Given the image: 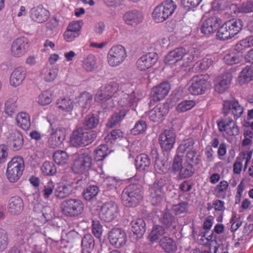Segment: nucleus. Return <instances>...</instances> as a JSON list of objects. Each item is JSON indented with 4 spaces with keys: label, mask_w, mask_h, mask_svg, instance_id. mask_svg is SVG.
<instances>
[{
    "label": "nucleus",
    "mask_w": 253,
    "mask_h": 253,
    "mask_svg": "<svg viewBox=\"0 0 253 253\" xmlns=\"http://www.w3.org/2000/svg\"><path fill=\"white\" fill-rule=\"evenodd\" d=\"M143 19V14L137 10L127 11L123 16V19L128 25H137L141 23Z\"/></svg>",
    "instance_id": "bb28decb"
},
{
    "label": "nucleus",
    "mask_w": 253,
    "mask_h": 253,
    "mask_svg": "<svg viewBox=\"0 0 253 253\" xmlns=\"http://www.w3.org/2000/svg\"><path fill=\"white\" fill-rule=\"evenodd\" d=\"M217 59V57L209 55L202 59L197 64L200 70H206L212 65L213 62L216 61Z\"/></svg>",
    "instance_id": "09e8293b"
},
{
    "label": "nucleus",
    "mask_w": 253,
    "mask_h": 253,
    "mask_svg": "<svg viewBox=\"0 0 253 253\" xmlns=\"http://www.w3.org/2000/svg\"><path fill=\"white\" fill-rule=\"evenodd\" d=\"M41 169L42 172L47 175H52L56 171V169L53 164L48 161H45L43 164Z\"/></svg>",
    "instance_id": "680f3d73"
},
{
    "label": "nucleus",
    "mask_w": 253,
    "mask_h": 253,
    "mask_svg": "<svg viewBox=\"0 0 253 253\" xmlns=\"http://www.w3.org/2000/svg\"><path fill=\"white\" fill-rule=\"evenodd\" d=\"M99 192V188L96 185H92L87 187L84 191L83 196L87 201H90L96 197Z\"/></svg>",
    "instance_id": "6e6d98bb"
},
{
    "label": "nucleus",
    "mask_w": 253,
    "mask_h": 253,
    "mask_svg": "<svg viewBox=\"0 0 253 253\" xmlns=\"http://www.w3.org/2000/svg\"><path fill=\"white\" fill-rule=\"evenodd\" d=\"M102 89L103 90L101 91L107 93V95H109L111 99L118 96L119 93L120 92L119 85L118 83L115 82L102 85Z\"/></svg>",
    "instance_id": "58836bf2"
},
{
    "label": "nucleus",
    "mask_w": 253,
    "mask_h": 253,
    "mask_svg": "<svg viewBox=\"0 0 253 253\" xmlns=\"http://www.w3.org/2000/svg\"><path fill=\"white\" fill-rule=\"evenodd\" d=\"M29 40L25 37H20L15 40L12 43L10 48L11 55L15 57L24 55L29 48Z\"/></svg>",
    "instance_id": "f8f14e48"
},
{
    "label": "nucleus",
    "mask_w": 253,
    "mask_h": 253,
    "mask_svg": "<svg viewBox=\"0 0 253 253\" xmlns=\"http://www.w3.org/2000/svg\"><path fill=\"white\" fill-rule=\"evenodd\" d=\"M24 167V160L22 157H13L7 165L6 175L8 180L11 182L18 181L23 173Z\"/></svg>",
    "instance_id": "39448f33"
},
{
    "label": "nucleus",
    "mask_w": 253,
    "mask_h": 253,
    "mask_svg": "<svg viewBox=\"0 0 253 253\" xmlns=\"http://www.w3.org/2000/svg\"><path fill=\"white\" fill-rule=\"evenodd\" d=\"M96 59L92 54L88 55L83 62V68L87 72H92L96 68Z\"/></svg>",
    "instance_id": "49530a36"
},
{
    "label": "nucleus",
    "mask_w": 253,
    "mask_h": 253,
    "mask_svg": "<svg viewBox=\"0 0 253 253\" xmlns=\"http://www.w3.org/2000/svg\"><path fill=\"white\" fill-rule=\"evenodd\" d=\"M253 80V66H247L240 72L237 82L240 85L249 83Z\"/></svg>",
    "instance_id": "7c9ffc66"
},
{
    "label": "nucleus",
    "mask_w": 253,
    "mask_h": 253,
    "mask_svg": "<svg viewBox=\"0 0 253 253\" xmlns=\"http://www.w3.org/2000/svg\"><path fill=\"white\" fill-rule=\"evenodd\" d=\"M119 208L117 204L113 201L106 202L102 206L99 213V218L106 222L113 220L118 215Z\"/></svg>",
    "instance_id": "1a4fd4ad"
},
{
    "label": "nucleus",
    "mask_w": 253,
    "mask_h": 253,
    "mask_svg": "<svg viewBox=\"0 0 253 253\" xmlns=\"http://www.w3.org/2000/svg\"><path fill=\"white\" fill-rule=\"evenodd\" d=\"M8 141L13 151H18L23 145V138L21 133L17 130L10 132L8 136Z\"/></svg>",
    "instance_id": "393cba45"
},
{
    "label": "nucleus",
    "mask_w": 253,
    "mask_h": 253,
    "mask_svg": "<svg viewBox=\"0 0 253 253\" xmlns=\"http://www.w3.org/2000/svg\"><path fill=\"white\" fill-rule=\"evenodd\" d=\"M160 246L167 253L176 251L177 246L174 240L169 236H164L160 239Z\"/></svg>",
    "instance_id": "2f4dec72"
},
{
    "label": "nucleus",
    "mask_w": 253,
    "mask_h": 253,
    "mask_svg": "<svg viewBox=\"0 0 253 253\" xmlns=\"http://www.w3.org/2000/svg\"><path fill=\"white\" fill-rule=\"evenodd\" d=\"M94 246V240L92 236L89 234L84 236L82 241L83 250L89 253Z\"/></svg>",
    "instance_id": "c03bdc74"
},
{
    "label": "nucleus",
    "mask_w": 253,
    "mask_h": 253,
    "mask_svg": "<svg viewBox=\"0 0 253 253\" xmlns=\"http://www.w3.org/2000/svg\"><path fill=\"white\" fill-rule=\"evenodd\" d=\"M241 59V56L239 53L235 51H231L226 53L223 60L225 63L229 65H233L238 63Z\"/></svg>",
    "instance_id": "de8ad7c7"
},
{
    "label": "nucleus",
    "mask_w": 253,
    "mask_h": 253,
    "mask_svg": "<svg viewBox=\"0 0 253 253\" xmlns=\"http://www.w3.org/2000/svg\"><path fill=\"white\" fill-rule=\"evenodd\" d=\"M195 105V102L193 100H185L177 105L176 109L178 112L183 113L191 110Z\"/></svg>",
    "instance_id": "3c124183"
},
{
    "label": "nucleus",
    "mask_w": 253,
    "mask_h": 253,
    "mask_svg": "<svg viewBox=\"0 0 253 253\" xmlns=\"http://www.w3.org/2000/svg\"><path fill=\"white\" fill-rule=\"evenodd\" d=\"M131 230L138 237L145 232V223L142 218H137L131 221Z\"/></svg>",
    "instance_id": "e433bc0d"
},
{
    "label": "nucleus",
    "mask_w": 253,
    "mask_h": 253,
    "mask_svg": "<svg viewBox=\"0 0 253 253\" xmlns=\"http://www.w3.org/2000/svg\"><path fill=\"white\" fill-rule=\"evenodd\" d=\"M108 238L110 244L117 248L123 247L126 243V234L121 228H116L112 229L109 232Z\"/></svg>",
    "instance_id": "dca6fc26"
},
{
    "label": "nucleus",
    "mask_w": 253,
    "mask_h": 253,
    "mask_svg": "<svg viewBox=\"0 0 253 253\" xmlns=\"http://www.w3.org/2000/svg\"><path fill=\"white\" fill-rule=\"evenodd\" d=\"M232 80L229 74H225L218 77L215 82V90L219 93H223L229 87Z\"/></svg>",
    "instance_id": "a878e982"
},
{
    "label": "nucleus",
    "mask_w": 253,
    "mask_h": 253,
    "mask_svg": "<svg viewBox=\"0 0 253 253\" xmlns=\"http://www.w3.org/2000/svg\"><path fill=\"white\" fill-rule=\"evenodd\" d=\"M52 101V94L51 91L45 90L39 94L38 97V103L41 106H46Z\"/></svg>",
    "instance_id": "a18cd8bd"
},
{
    "label": "nucleus",
    "mask_w": 253,
    "mask_h": 253,
    "mask_svg": "<svg viewBox=\"0 0 253 253\" xmlns=\"http://www.w3.org/2000/svg\"><path fill=\"white\" fill-rule=\"evenodd\" d=\"M229 193V183L225 180L221 181L214 190V195L218 198L224 199Z\"/></svg>",
    "instance_id": "473e14b6"
},
{
    "label": "nucleus",
    "mask_w": 253,
    "mask_h": 253,
    "mask_svg": "<svg viewBox=\"0 0 253 253\" xmlns=\"http://www.w3.org/2000/svg\"><path fill=\"white\" fill-rule=\"evenodd\" d=\"M103 89H102V86H101L95 95V100L102 103L107 102L108 105V108H112L114 105V100L111 99L109 95H107V93L101 91Z\"/></svg>",
    "instance_id": "a19ab883"
},
{
    "label": "nucleus",
    "mask_w": 253,
    "mask_h": 253,
    "mask_svg": "<svg viewBox=\"0 0 253 253\" xmlns=\"http://www.w3.org/2000/svg\"><path fill=\"white\" fill-rule=\"evenodd\" d=\"M26 71L22 67L15 68L12 72L9 78L10 85L14 87L19 86L24 80Z\"/></svg>",
    "instance_id": "5701e85b"
},
{
    "label": "nucleus",
    "mask_w": 253,
    "mask_h": 253,
    "mask_svg": "<svg viewBox=\"0 0 253 253\" xmlns=\"http://www.w3.org/2000/svg\"><path fill=\"white\" fill-rule=\"evenodd\" d=\"M146 128L147 125L145 122L139 121L135 123L134 126L131 130V132L134 135H137L143 133Z\"/></svg>",
    "instance_id": "338daca9"
},
{
    "label": "nucleus",
    "mask_w": 253,
    "mask_h": 253,
    "mask_svg": "<svg viewBox=\"0 0 253 253\" xmlns=\"http://www.w3.org/2000/svg\"><path fill=\"white\" fill-rule=\"evenodd\" d=\"M108 147L105 144L99 145L94 150V159L96 161H102L108 155Z\"/></svg>",
    "instance_id": "8fccbe9b"
},
{
    "label": "nucleus",
    "mask_w": 253,
    "mask_h": 253,
    "mask_svg": "<svg viewBox=\"0 0 253 253\" xmlns=\"http://www.w3.org/2000/svg\"><path fill=\"white\" fill-rule=\"evenodd\" d=\"M120 181L113 177L107 176L101 182L102 187L106 191L116 189L119 186Z\"/></svg>",
    "instance_id": "79ce46f5"
},
{
    "label": "nucleus",
    "mask_w": 253,
    "mask_h": 253,
    "mask_svg": "<svg viewBox=\"0 0 253 253\" xmlns=\"http://www.w3.org/2000/svg\"><path fill=\"white\" fill-rule=\"evenodd\" d=\"M175 142V136L171 130H165L159 136V143L165 150H169L173 148Z\"/></svg>",
    "instance_id": "aec40b11"
},
{
    "label": "nucleus",
    "mask_w": 253,
    "mask_h": 253,
    "mask_svg": "<svg viewBox=\"0 0 253 253\" xmlns=\"http://www.w3.org/2000/svg\"><path fill=\"white\" fill-rule=\"evenodd\" d=\"M244 139L242 142L243 146H250L253 142V132L250 130H246L243 133Z\"/></svg>",
    "instance_id": "774afa93"
},
{
    "label": "nucleus",
    "mask_w": 253,
    "mask_h": 253,
    "mask_svg": "<svg viewBox=\"0 0 253 253\" xmlns=\"http://www.w3.org/2000/svg\"><path fill=\"white\" fill-rule=\"evenodd\" d=\"M15 121L17 126L24 130H28L31 126L30 117L26 112L18 113L16 115Z\"/></svg>",
    "instance_id": "c85d7f7f"
},
{
    "label": "nucleus",
    "mask_w": 253,
    "mask_h": 253,
    "mask_svg": "<svg viewBox=\"0 0 253 253\" xmlns=\"http://www.w3.org/2000/svg\"><path fill=\"white\" fill-rule=\"evenodd\" d=\"M58 72V70L56 68L46 66L42 71L41 77L45 82H51L56 78Z\"/></svg>",
    "instance_id": "f704fd0d"
},
{
    "label": "nucleus",
    "mask_w": 253,
    "mask_h": 253,
    "mask_svg": "<svg viewBox=\"0 0 253 253\" xmlns=\"http://www.w3.org/2000/svg\"><path fill=\"white\" fill-rule=\"evenodd\" d=\"M186 165H190L191 166L192 173H193V166L196 165L199 163V159L196 156V152L193 150L187 152L186 155V158L184 160Z\"/></svg>",
    "instance_id": "5fc2aeb1"
},
{
    "label": "nucleus",
    "mask_w": 253,
    "mask_h": 253,
    "mask_svg": "<svg viewBox=\"0 0 253 253\" xmlns=\"http://www.w3.org/2000/svg\"><path fill=\"white\" fill-rule=\"evenodd\" d=\"M127 57L126 48L121 45L112 46L109 50L107 57L108 64L113 67L122 64Z\"/></svg>",
    "instance_id": "0eeeda50"
},
{
    "label": "nucleus",
    "mask_w": 253,
    "mask_h": 253,
    "mask_svg": "<svg viewBox=\"0 0 253 253\" xmlns=\"http://www.w3.org/2000/svg\"><path fill=\"white\" fill-rule=\"evenodd\" d=\"M171 168L175 172H179V177L181 179L189 177L192 175L191 165H186L179 155L174 157Z\"/></svg>",
    "instance_id": "9d476101"
},
{
    "label": "nucleus",
    "mask_w": 253,
    "mask_h": 253,
    "mask_svg": "<svg viewBox=\"0 0 253 253\" xmlns=\"http://www.w3.org/2000/svg\"><path fill=\"white\" fill-rule=\"evenodd\" d=\"M223 106L225 113H227L231 110L234 118H236L240 117L244 111L243 108L236 100L224 101Z\"/></svg>",
    "instance_id": "b1692460"
},
{
    "label": "nucleus",
    "mask_w": 253,
    "mask_h": 253,
    "mask_svg": "<svg viewBox=\"0 0 253 253\" xmlns=\"http://www.w3.org/2000/svg\"><path fill=\"white\" fill-rule=\"evenodd\" d=\"M64 214L69 216H77L84 211L82 202L78 199H69L64 202Z\"/></svg>",
    "instance_id": "ddd939ff"
},
{
    "label": "nucleus",
    "mask_w": 253,
    "mask_h": 253,
    "mask_svg": "<svg viewBox=\"0 0 253 253\" xmlns=\"http://www.w3.org/2000/svg\"><path fill=\"white\" fill-rule=\"evenodd\" d=\"M184 53V48H177L169 52L166 56L165 62L167 65H173L178 61L182 59V54Z\"/></svg>",
    "instance_id": "c756f323"
},
{
    "label": "nucleus",
    "mask_w": 253,
    "mask_h": 253,
    "mask_svg": "<svg viewBox=\"0 0 253 253\" xmlns=\"http://www.w3.org/2000/svg\"><path fill=\"white\" fill-rule=\"evenodd\" d=\"M219 130L224 132V134L228 136H236L239 133V129L236 124L232 119L227 118L217 123Z\"/></svg>",
    "instance_id": "f3484780"
},
{
    "label": "nucleus",
    "mask_w": 253,
    "mask_h": 253,
    "mask_svg": "<svg viewBox=\"0 0 253 253\" xmlns=\"http://www.w3.org/2000/svg\"><path fill=\"white\" fill-rule=\"evenodd\" d=\"M123 135V133L120 130H114L106 136L104 139L106 142L112 143L116 140L120 139Z\"/></svg>",
    "instance_id": "052dcab7"
},
{
    "label": "nucleus",
    "mask_w": 253,
    "mask_h": 253,
    "mask_svg": "<svg viewBox=\"0 0 253 253\" xmlns=\"http://www.w3.org/2000/svg\"><path fill=\"white\" fill-rule=\"evenodd\" d=\"M119 113H116L113 115L107 124L109 127H113L114 126L120 123L125 117L126 112L125 110L120 109Z\"/></svg>",
    "instance_id": "603ef678"
},
{
    "label": "nucleus",
    "mask_w": 253,
    "mask_h": 253,
    "mask_svg": "<svg viewBox=\"0 0 253 253\" xmlns=\"http://www.w3.org/2000/svg\"><path fill=\"white\" fill-rule=\"evenodd\" d=\"M24 207L22 199L20 196H14L8 200L7 211L11 215H18L22 212Z\"/></svg>",
    "instance_id": "6ab92c4d"
},
{
    "label": "nucleus",
    "mask_w": 253,
    "mask_h": 253,
    "mask_svg": "<svg viewBox=\"0 0 253 253\" xmlns=\"http://www.w3.org/2000/svg\"><path fill=\"white\" fill-rule=\"evenodd\" d=\"M162 222L167 227L172 226L174 227L175 226V218L174 216L171 215L169 212H166L162 214Z\"/></svg>",
    "instance_id": "69168bd1"
},
{
    "label": "nucleus",
    "mask_w": 253,
    "mask_h": 253,
    "mask_svg": "<svg viewBox=\"0 0 253 253\" xmlns=\"http://www.w3.org/2000/svg\"><path fill=\"white\" fill-rule=\"evenodd\" d=\"M9 244L8 235L7 232L2 228H0V253L4 251Z\"/></svg>",
    "instance_id": "13d9d810"
},
{
    "label": "nucleus",
    "mask_w": 253,
    "mask_h": 253,
    "mask_svg": "<svg viewBox=\"0 0 253 253\" xmlns=\"http://www.w3.org/2000/svg\"><path fill=\"white\" fill-rule=\"evenodd\" d=\"M182 58L186 63H190L193 61L196 57H198V53L194 48L191 49L186 52L184 48V53L182 54Z\"/></svg>",
    "instance_id": "e2e57ef3"
},
{
    "label": "nucleus",
    "mask_w": 253,
    "mask_h": 253,
    "mask_svg": "<svg viewBox=\"0 0 253 253\" xmlns=\"http://www.w3.org/2000/svg\"><path fill=\"white\" fill-rule=\"evenodd\" d=\"M63 132L61 128L56 129L51 133L49 139L48 144L50 147L55 148L60 146L63 141Z\"/></svg>",
    "instance_id": "72a5a7b5"
},
{
    "label": "nucleus",
    "mask_w": 253,
    "mask_h": 253,
    "mask_svg": "<svg viewBox=\"0 0 253 253\" xmlns=\"http://www.w3.org/2000/svg\"><path fill=\"white\" fill-rule=\"evenodd\" d=\"M170 89V85L168 83H163L154 87L152 91L151 101L158 102L164 99Z\"/></svg>",
    "instance_id": "4be33fe9"
},
{
    "label": "nucleus",
    "mask_w": 253,
    "mask_h": 253,
    "mask_svg": "<svg viewBox=\"0 0 253 253\" xmlns=\"http://www.w3.org/2000/svg\"><path fill=\"white\" fill-rule=\"evenodd\" d=\"M118 96H119V98L117 101L119 109L125 110L126 112L128 107L135 105L137 102V99L133 90L130 91L120 90Z\"/></svg>",
    "instance_id": "9b49d317"
},
{
    "label": "nucleus",
    "mask_w": 253,
    "mask_h": 253,
    "mask_svg": "<svg viewBox=\"0 0 253 253\" xmlns=\"http://www.w3.org/2000/svg\"><path fill=\"white\" fill-rule=\"evenodd\" d=\"M163 183L160 180L154 183L150 189V200L153 205H158L164 201Z\"/></svg>",
    "instance_id": "a211bd4d"
},
{
    "label": "nucleus",
    "mask_w": 253,
    "mask_h": 253,
    "mask_svg": "<svg viewBox=\"0 0 253 253\" xmlns=\"http://www.w3.org/2000/svg\"><path fill=\"white\" fill-rule=\"evenodd\" d=\"M143 191L139 184H131L126 187L122 193L123 204L126 207L136 206L142 200Z\"/></svg>",
    "instance_id": "f257e3e1"
},
{
    "label": "nucleus",
    "mask_w": 253,
    "mask_h": 253,
    "mask_svg": "<svg viewBox=\"0 0 253 253\" xmlns=\"http://www.w3.org/2000/svg\"><path fill=\"white\" fill-rule=\"evenodd\" d=\"M99 123V119L94 115L87 116L84 122V126L85 129H92L95 127Z\"/></svg>",
    "instance_id": "4d7b16f0"
},
{
    "label": "nucleus",
    "mask_w": 253,
    "mask_h": 253,
    "mask_svg": "<svg viewBox=\"0 0 253 253\" xmlns=\"http://www.w3.org/2000/svg\"><path fill=\"white\" fill-rule=\"evenodd\" d=\"M165 233V228L160 225L154 226L149 235V240L151 242L157 241L161 239Z\"/></svg>",
    "instance_id": "37998d69"
},
{
    "label": "nucleus",
    "mask_w": 253,
    "mask_h": 253,
    "mask_svg": "<svg viewBox=\"0 0 253 253\" xmlns=\"http://www.w3.org/2000/svg\"><path fill=\"white\" fill-rule=\"evenodd\" d=\"M72 169L75 173L87 171L91 167L92 158L87 151L82 150L73 156Z\"/></svg>",
    "instance_id": "20e7f679"
},
{
    "label": "nucleus",
    "mask_w": 253,
    "mask_h": 253,
    "mask_svg": "<svg viewBox=\"0 0 253 253\" xmlns=\"http://www.w3.org/2000/svg\"><path fill=\"white\" fill-rule=\"evenodd\" d=\"M176 8L177 5L173 1L165 0L155 7L152 18L156 23L163 22L173 14Z\"/></svg>",
    "instance_id": "f03ea898"
},
{
    "label": "nucleus",
    "mask_w": 253,
    "mask_h": 253,
    "mask_svg": "<svg viewBox=\"0 0 253 253\" xmlns=\"http://www.w3.org/2000/svg\"><path fill=\"white\" fill-rule=\"evenodd\" d=\"M171 209L176 214H180L188 211V205L186 202H181L173 205Z\"/></svg>",
    "instance_id": "0e129e2a"
},
{
    "label": "nucleus",
    "mask_w": 253,
    "mask_h": 253,
    "mask_svg": "<svg viewBox=\"0 0 253 253\" xmlns=\"http://www.w3.org/2000/svg\"><path fill=\"white\" fill-rule=\"evenodd\" d=\"M168 113L167 105L159 104L149 112L148 116L151 121L158 122Z\"/></svg>",
    "instance_id": "cd10ccee"
},
{
    "label": "nucleus",
    "mask_w": 253,
    "mask_h": 253,
    "mask_svg": "<svg viewBox=\"0 0 253 253\" xmlns=\"http://www.w3.org/2000/svg\"><path fill=\"white\" fill-rule=\"evenodd\" d=\"M221 22V19L217 16L209 17L204 21L201 27V31L205 35L212 34L217 30Z\"/></svg>",
    "instance_id": "412c9836"
},
{
    "label": "nucleus",
    "mask_w": 253,
    "mask_h": 253,
    "mask_svg": "<svg viewBox=\"0 0 253 253\" xmlns=\"http://www.w3.org/2000/svg\"><path fill=\"white\" fill-rule=\"evenodd\" d=\"M18 97L17 96H13L9 98L5 103L4 112L8 116L13 115L17 110V101Z\"/></svg>",
    "instance_id": "4c0bfd02"
},
{
    "label": "nucleus",
    "mask_w": 253,
    "mask_h": 253,
    "mask_svg": "<svg viewBox=\"0 0 253 253\" xmlns=\"http://www.w3.org/2000/svg\"><path fill=\"white\" fill-rule=\"evenodd\" d=\"M135 165L137 169L140 170H148L151 165V160L148 155L141 154L135 159Z\"/></svg>",
    "instance_id": "c9c22d12"
},
{
    "label": "nucleus",
    "mask_w": 253,
    "mask_h": 253,
    "mask_svg": "<svg viewBox=\"0 0 253 253\" xmlns=\"http://www.w3.org/2000/svg\"><path fill=\"white\" fill-rule=\"evenodd\" d=\"M194 141L191 138H189L183 141L179 145L177 151L178 153H184L185 152H189V151L194 150L193 145Z\"/></svg>",
    "instance_id": "864d4df0"
},
{
    "label": "nucleus",
    "mask_w": 253,
    "mask_h": 253,
    "mask_svg": "<svg viewBox=\"0 0 253 253\" xmlns=\"http://www.w3.org/2000/svg\"><path fill=\"white\" fill-rule=\"evenodd\" d=\"M50 16V11L42 5L32 8L29 11L31 20L36 23L42 24L45 22Z\"/></svg>",
    "instance_id": "4468645a"
},
{
    "label": "nucleus",
    "mask_w": 253,
    "mask_h": 253,
    "mask_svg": "<svg viewBox=\"0 0 253 253\" xmlns=\"http://www.w3.org/2000/svg\"><path fill=\"white\" fill-rule=\"evenodd\" d=\"M208 86L207 77L201 75L195 76L192 79L188 89L191 94L198 95L204 93Z\"/></svg>",
    "instance_id": "6e6552de"
},
{
    "label": "nucleus",
    "mask_w": 253,
    "mask_h": 253,
    "mask_svg": "<svg viewBox=\"0 0 253 253\" xmlns=\"http://www.w3.org/2000/svg\"><path fill=\"white\" fill-rule=\"evenodd\" d=\"M92 100V96L86 92H83L77 99L79 106L84 110L89 108Z\"/></svg>",
    "instance_id": "ea45409f"
},
{
    "label": "nucleus",
    "mask_w": 253,
    "mask_h": 253,
    "mask_svg": "<svg viewBox=\"0 0 253 253\" xmlns=\"http://www.w3.org/2000/svg\"><path fill=\"white\" fill-rule=\"evenodd\" d=\"M96 135V132L93 131H84L82 128H79L73 132L70 141L75 147L87 145L95 139Z\"/></svg>",
    "instance_id": "423d86ee"
},
{
    "label": "nucleus",
    "mask_w": 253,
    "mask_h": 253,
    "mask_svg": "<svg viewBox=\"0 0 253 253\" xmlns=\"http://www.w3.org/2000/svg\"><path fill=\"white\" fill-rule=\"evenodd\" d=\"M154 167L158 173H164L168 170V164L166 161L157 157L155 162Z\"/></svg>",
    "instance_id": "bf43d9fd"
},
{
    "label": "nucleus",
    "mask_w": 253,
    "mask_h": 253,
    "mask_svg": "<svg viewBox=\"0 0 253 253\" xmlns=\"http://www.w3.org/2000/svg\"><path fill=\"white\" fill-rule=\"evenodd\" d=\"M242 21L240 19H232L224 23L218 30L216 37L221 40L231 39L241 30Z\"/></svg>",
    "instance_id": "7ed1b4c3"
},
{
    "label": "nucleus",
    "mask_w": 253,
    "mask_h": 253,
    "mask_svg": "<svg viewBox=\"0 0 253 253\" xmlns=\"http://www.w3.org/2000/svg\"><path fill=\"white\" fill-rule=\"evenodd\" d=\"M158 55L154 52H149L142 55L136 62V66L141 71H146L152 67L157 62Z\"/></svg>",
    "instance_id": "2eb2a0df"
}]
</instances>
